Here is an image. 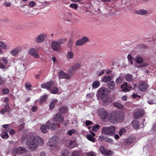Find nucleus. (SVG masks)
<instances>
[{"instance_id":"603ef678","label":"nucleus","mask_w":156,"mask_h":156,"mask_svg":"<svg viewBox=\"0 0 156 156\" xmlns=\"http://www.w3.org/2000/svg\"><path fill=\"white\" fill-rule=\"evenodd\" d=\"M96 154L93 151L89 152L86 154L85 156H96Z\"/></svg>"},{"instance_id":"ea45409f","label":"nucleus","mask_w":156,"mask_h":156,"mask_svg":"<svg viewBox=\"0 0 156 156\" xmlns=\"http://www.w3.org/2000/svg\"><path fill=\"white\" fill-rule=\"evenodd\" d=\"M73 40L71 39H70L68 42L67 44V46L70 49H71L73 47Z\"/></svg>"},{"instance_id":"aec40b11","label":"nucleus","mask_w":156,"mask_h":156,"mask_svg":"<svg viewBox=\"0 0 156 156\" xmlns=\"http://www.w3.org/2000/svg\"><path fill=\"white\" fill-rule=\"evenodd\" d=\"M121 88L123 91L127 92L131 90L130 88H131V87H128L127 83L126 82H125L121 85Z\"/></svg>"},{"instance_id":"052dcab7","label":"nucleus","mask_w":156,"mask_h":156,"mask_svg":"<svg viewBox=\"0 0 156 156\" xmlns=\"http://www.w3.org/2000/svg\"><path fill=\"white\" fill-rule=\"evenodd\" d=\"M105 73V70H101L99 71L97 73V74L98 76H101V75H102L103 74Z\"/></svg>"},{"instance_id":"864d4df0","label":"nucleus","mask_w":156,"mask_h":156,"mask_svg":"<svg viewBox=\"0 0 156 156\" xmlns=\"http://www.w3.org/2000/svg\"><path fill=\"white\" fill-rule=\"evenodd\" d=\"M69 152L67 150H63L62 152V156H68Z\"/></svg>"},{"instance_id":"72a5a7b5","label":"nucleus","mask_w":156,"mask_h":156,"mask_svg":"<svg viewBox=\"0 0 156 156\" xmlns=\"http://www.w3.org/2000/svg\"><path fill=\"white\" fill-rule=\"evenodd\" d=\"M148 65V63L147 62H144L141 64H135V66L138 68H141L143 67H145L147 66Z\"/></svg>"},{"instance_id":"4be33fe9","label":"nucleus","mask_w":156,"mask_h":156,"mask_svg":"<svg viewBox=\"0 0 156 156\" xmlns=\"http://www.w3.org/2000/svg\"><path fill=\"white\" fill-rule=\"evenodd\" d=\"M50 121H48L45 125H43L41 126V129L42 132L44 133H45L47 132L48 126L50 124Z\"/></svg>"},{"instance_id":"6e6552de","label":"nucleus","mask_w":156,"mask_h":156,"mask_svg":"<svg viewBox=\"0 0 156 156\" xmlns=\"http://www.w3.org/2000/svg\"><path fill=\"white\" fill-rule=\"evenodd\" d=\"M58 76L59 79H65L69 80L72 77V75H69L68 73L64 72L63 70H60L58 73Z\"/></svg>"},{"instance_id":"6ab92c4d","label":"nucleus","mask_w":156,"mask_h":156,"mask_svg":"<svg viewBox=\"0 0 156 156\" xmlns=\"http://www.w3.org/2000/svg\"><path fill=\"white\" fill-rule=\"evenodd\" d=\"M136 139L134 136H131L126 139L124 141V143L126 145H128L133 142Z\"/></svg>"},{"instance_id":"a18cd8bd","label":"nucleus","mask_w":156,"mask_h":156,"mask_svg":"<svg viewBox=\"0 0 156 156\" xmlns=\"http://www.w3.org/2000/svg\"><path fill=\"white\" fill-rule=\"evenodd\" d=\"M81 154L80 151H74L72 152V156H80Z\"/></svg>"},{"instance_id":"79ce46f5","label":"nucleus","mask_w":156,"mask_h":156,"mask_svg":"<svg viewBox=\"0 0 156 156\" xmlns=\"http://www.w3.org/2000/svg\"><path fill=\"white\" fill-rule=\"evenodd\" d=\"M25 86L26 88L28 91H31V87L32 85L29 83H26L25 84Z\"/></svg>"},{"instance_id":"20e7f679","label":"nucleus","mask_w":156,"mask_h":156,"mask_svg":"<svg viewBox=\"0 0 156 156\" xmlns=\"http://www.w3.org/2000/svg\"><path fill=\"white\" fill-rule=\"evenodd\" d=\"M58 139L54 137H53L50 139L48 143V145L51 149L54 150L56 149L58 147Z\"/></svg>"},{"instance_id":"2eb2a0df","label":"nucleus","mask_w":156,"mask_h":156,"mask_svg":"<svg viewBox=\"0 0 156 156\" xmlns=\"http://www.w3.org/2000/svg\"><path fill=\"white\" fill-rule=\"evenodd\" d=\"M63 120V117L62 116H61L58 114H56L54 116L53 119V121L58 123L62 122Z\"/></svg>"},{"instance_id":"b1692460","label":"nucleus","mask_w":156,"mask_h":156,"mask_svg":"<svg viewBox=\"0 0 156 156\" xmlns=\"http://www.w3.org/2000/svg\"><path fill=\"white\" fill-rule=\"evenodd\" d=\"M7 129H5L1 134V137L4 139H6L9 137V135L7 133L8 132Z\"/></svg>"},{"instance_id":"9d476101","label":"nucleus","mask_w":156,"mask_h":156,"mask_svg":"<svg viewBox=\"0 0 156 156\" xmlns=\"http://www.w3.org/2000/svg\"><path fill=\"white\" fill-rule=\"evenodd\" d=\"M51 46L52 49L56 51H59L62 49L61 45L57 41H53L51 43Z\"/></svg>"},{"instance_id":"c756f323","label":"nucleus","mask_w":156,"mask_h":156,"mask_svg":"<svg viewBox=\"0 0 156 156\" xmlns=\"http://www.w3.org/2000/svg\"><path fill=\"white\" fill-rule=\"evenodd\" d=\"M9 107L10 106L9 105H5L4 107L2 108L1 111V113L2 114H3L5 113L6 112L9 111Z\"/></svg>"},{"instance_id":"39448f33","label":"nucleus","mask_w":156,"mask_h":156,"mask_svg":"<svg viewBox=\"0 0 156 156\" xmlns=\"http://www.w3.org/2000/svg\"><path fill=\"white\" fill-rule=\"evenodd\" d=\"M124 118V114L122 112H118L115 113V115L113 118L114 122H122Z\"/></svg>"},{"instance_id":"393cba45","label":"nucleus","mask_w":156,"mask_h":156,"mask_svg":"<svg viewBox=\"0 0 156 156\" xmlns=\"http://www.w3.org/2000/svg\"><path fill=\"white\" fill-rule=\"evenodd\" d=\"M57 102L58 100L56 99H54L51 101L49 106V108L51 110H52L55 108V105Z\"/></svg>"},{"instance_id":"13d9d810","label":"nucleus","mask_w":156,"mask_h":156,"mask_svg":"<svg viewBox=\"0 0 156 156\" xmlns=\"http://www.w3.org/2000/svg\"><path fill=\"white\" fill-rule=\"evenodd\" d=\"M105 142L111 144H113L114 143V140L112 138L108 137Z\"/></svg>"},{"instance_id":"680f3d73","label":"nucleus","mask_w":156,"mask_h":156,"mask_svg":"<svg viewBox=\"0 0 156 156\" xmlns=\"http://www.w3.org/2000/svg\"><path fill=\"white\" fill-rule=\"evenodd\" d=\"M74 141H69V145L68 146V147H70L71 148H73L74 147Z\"/></svg>"},{"instance_id":"4c0bfd02","label":"nucleus","mask_w":156,"mask_h":156,"mask_svg":"<svg viewBox=\"0 0 156 156\" xmlns=\"http://www.w3.org/2000/svg\"><path fill=\"white\" fill-rule=\"evenodd\" d=\"M59 111L61 113H65L67 111L68 109L66 107L62 106L59 108Z\"/></svg>"},{"instance_id":"f257e3e1","label":"nucleus","mask_w":156,"mask_h":156,"mask_svg":"<svg viewBox=\"0 0 156 156\" xmlns=\"http://www.w3.org/2000/svg\"><path fill=\"white\" fill-rule=\"evenodd\" d=\"M40 141H43L40 137L37 136H31L28 139L27 144L30 150L34 151L38 146Z\"/></svg>"},{"instance_id":"7c9ffc66","label":"nucleus","mask_w":156,"mask_h":156,"mask_svg":"<svg viewBox=\"0 0 156 156\" xmlns=\"http://www.w3.org/2000/svg\"><path fill=\"white\" fill-rule=\"evenodd\" d=\"M100 85V83L98 81H94L92 83V87L93 89H96Z\"/></svg>"},{"instance_id":"473e14b6","label":"nucleus","mask_w":156,"mask_h":156,"mask_svg":"<svg viewBox=\"0 0 156 156\" xmlns=\"http://www.w3.org/2000/svg\"><path fill=\"white\" fill-rule=\"evenodd\" d=\"M115 83L114 81H111L107 84V86L110 89H113L115 87Z\"/></svg>"},{"instance_id":"4d7b16f0","label":"nucleus","mask_w":156,"mask_h":156,"mask_svg":"<svg viewBox=\"0 0 156 156\" xmlns=\"http://www.w3.org/2000/svg\"><path fill=\"white\" fill-rule=\"evenodd\" d=\"M126 132V129H121L119 132V134L120 136H121Z\"/></svg>"},{"instance_id":"5701e85b","label":"nucleus","mask_w":156,"mask_h":156,"mask_svg":"<svg viewBox=\"0 0 156 156\" xmlns=\"http://www.w3.org/2000/svg\"><path fill=\"white\" fill-rule=\"evenodd\" d=\"M144 61V59L142 58L139 56H137L135 58V64H141Z\"/></svg>"},{"instance_id":"bf43d9fd","label":"nucleus","mask_w":156,"mask_h":156,"mask_svg":"<svg viewBox=\"0 0 156 156\" xmlns=\"http://www.w3.org/2000/svg\"><path fill=\"white\" fill-rule=\"evenodd\" d=\"M69 6L71 8L73 9H76L78 8V6L76 4L74 3L71 4Z\"/></svg>"},{"instance_id":"e433bc0d","label":"nucleus","mask_w":156,"mask_h":156,"mask_svg":"<svg viewBox=\"0 0 156 156\" xmlns=\"http://www.w3.org/2000/svg\"><path fill=\"white\" fill-rule=\"evenodd\" d=\"M48 98L47 95H45L42 96H41L40 99V104H41L45 102Z\"/></svg>"},{"instance_id":"c85d7f7f","label":"nucleus","mask_w":156,"mask_h":156,"mask_svg":"<svg viewBox=\"0 0 156 156\" xmlns=\"http://www.w3.org/2000/svg\"><path fill=\"white\" fill-rule=\"evenodd\" d=\"M112 79V77L111 76H105L102 80V81L107 83L111 80Z\"/></svg>"},{"instance_id":"9b49d317","label":"nucleus","mask_w":156,"mask_h":156,"mask_svg":"<svg viewBox=\"0 0 156 156\" xmlns=\"http://www.w3.org/2000/svg\"><path fill=\"white\" fill-rule=\"evenodd\" d=\"M100 150L101 152L105 155L110 156L113 154L112 151L110 150H107L103 146H101L100 148Z\"/></svg>"},{"instance_id":"3c124183","label":"nucleus","mask_w":156,"mask_h":156,"mask_svg":"<svg viewBox=\"0 0 156 156\" xmlns=\"http://www.w3.org/2000/svg\"><path fill=\"white\" fill-rule=\"evenodd\" d=\"M3 4V5L6 7H9L11 6L12 3L10 2L5 1L4 2Z\"/></svg>"},{"instance_id":"69168bd1","label":"nucleus","mask_w":156,"mask_h":156,"mask_svg":"<svg viewBox=\"0 0 156 156\" xmlns=\"http://www.w3.org/2000/svg\"><path fill=\"white\" fill-rule=\"evenodd\" d=\"M25 125L24 123H22L19 125V129L20 130H23L24 127Z\"/></svg>"},{"instance_id":"c03bdc74","label":"nucleus","mask_w":156,"mask_h":156,"mask_svg":"<svg viewBox=\"0 0 156 156\" xmlns=\"http://www.w3.org/2000/svg\"><path fill=\"white\" fill-rule=\"evenodd\" d=\"M76 132L75 129H73L68 131L67 133V135L71 136L73 134H74Z\"/></svg>"},{"instance_id":"cd10ccee","label":"nucleus","mask_w":156,"mask_h":156,"mask_svg":"<svg viewBox=\"0 0 156 156\" xmlns=\"http://www.w3.org/2000/svg\"><path fill=\"white\" fill-rule=\"evenodd\" d=\"M139 123L138 121L133 120L132 123V125L135 129H137L139 127Z\"/></svg>"},{"instance_id":"338daca9","label":"nucleus","mask_w":156,"mask_h":156,"mask_svg":"<svg viewBox=\"0 0 156 156\" xmlns=\"http://www.w3.org/2000/svg\"><path fill=\"white\" fill-rule=\"evenodd\" d=\"M2 61H3L4 63L7 64L8 62V61L7 59L5 57H3L2 58Z\"/></svg>"},{"instance_id":"f03ea898","label":"nucleus","mask_w":156,"mask_h":156,"mask_svg":"<svg viewBox=\"0 0 156 156\" xmlns=\"http://www.w3.org/2000/svg\"><path fill=\"white\" fill-rule=\"evenodd\" d=\"M116 127L114 126H104L101 129V133L110 136H113L115 134Z\"/></svg>"},{"instance_id":"bb28decb","label":"nucleus","mask_w":156,"mask_h":156,"mask_svg":"<svg viewBox=\"0 0 156 156\" xmlns=\"http://www.w3.org/2000/svg\"><path fill=\"white\" fill-rule=\"evenodd\" d=\"M74 53L72 51H68L66 54V57L68 59H72L74 57Z\"/></svg>"},{"instance_id":"774afa93","label":"nucleus","mask_w":156,"mask_h":156,"mask_svg":"<svg viewBox=\"0 0 156 156\" xmlns=\"http://www.w3.org/2000/svg\"><path fill=\"white\" fill-rule=\"evenodd\" d=\"M3 93L4 94H6L9 92V90L8 89H5L2 90Z\"/></svg>"},{"instance_id":"ddd939ff","label":"nucleus","mask_w":156,"mask_h":156,"mask_svg":"<svg viewBox=\"0 0 156 156\" xmlns=\"http://www.w3.org/2000/svg\"><path fill=\"white\" fill-rule=\"evenodd\" d=\"M13 152L16 154H21L27 152L26 150L22 147H19L17 148H14Z\"/></svg>"},{"instance_id":"a878e982","label":"nucleus","mask_w":156,"mask_h":156,"mask_svg":"<svg viewBox=\"0 0 156 156\" xmlns=\"http://www.w3.org/2000/svg\"><path fill=\"white\" fill-rule=\"evenodd\" d=\"M135 13L140 15H144L147 13V12L146 10L144 9L140 10H136L135 11Z\"/></svg>"},{"instance_id":"e2e57ef3","label":"nucleus","mask_w":156,"mask_h":156,"mask_svg":"<svg viewBox=\"0 0 156 156\" xmlns=\"http://www.w3.org/2000/svg\"><path fill=\"white\" fill-rule=\"evenodd\" d=\"M36 4V2L34 1H31L29 3V6L30 7H33Z\"/></svg>"},{"instance_id":"09e8293b","label":"nucleus","mask_w":156,"mask_h":156,"mask_svg":"<svg viewBox=\"0 0 156 156\" xmlns=\"http://www.w3.org/2000/svg\"><path fill=\"white\" fill-rule=\"evenodd\" d=\"M6 81V79L3 77L2 76H0V85L3 84Z\"/></svg>"},{"instance_id":"c9c22d12","label":"nucleus","mask_w":156,"mask_h":156,"mask_svg":"<svg viewBox=\"0 0 156 156\" xmlns=\"http://www.w3.org/2000/svg\"><path fill=\"white\" fill-rule=\"evenodd\" d=\"M58 91V89L57 87L55 86H53L51 87V93L53 94H55L57 93Z\"/></svg>"},{"instance_id":"0eeeda50","label":"nucleus","mask_w":156,"mask_h":156,"mask_svg":"<svg viewBox=\"0 0 156 156\" xmlns=\"http://www.w3.org/2000/svg\"><path fill=\"white\" fill-rule=\"evenodd\" d=\"M80 64L77 62L74 64V65L71 67L69 69L70 75H73L75 72L80 68Z\"/></svg>"},{"instance_id":"37998d69","label":"nucleus","mask_w":156,"mask_h":156,"mask_svg":"<svg viewBox=\"0 0 156 156\" xmlns=\"http://www.w3.org/2000/svg\"><path fill=\"white\" fill-rule=\"evenodd\" d=\"M93 136H92L91 135L88 134L87 135V138L89 140L92 141L93 142H95L96 139L95 138L93 137Z\"/></svg>"},{"instance_id":"7ed1b4c3","label":"nucleus","mask_w":156,"mask_h":156,"mask_svg":"<svg viewBox=\"0 0 156 156\" xmlns=\"http://www.w3.org/2000/svg\"><path fill=\"white\" fill-rule=\"evenodd\" d=\"M108 89L105 87H101L99 89L98 91L97 97L98 99L103 101L104 97H107L108 94Z\"/></svg>"},{"instance_id":"423d86ee","label":"nucleus","mask_w":156,"mask_h":156,"mask_svg":"<svg viewBox=\"0 0 156 156\" xmlns=\"http://www.w3.org/2000/svg\"><path fill=\"white\" fill-rule=\"evenodd\" d=\"M89 41V38L87 37L84 36L77 40L75 43V45L76 46H81L84 45Z\"/></svg>"},{"instance_id":"6e6d98bb","label":"nucleus","mask_w":156,"mask_h":156,"mask_svg":"<svg viewBox=\"0 0 156 156\" xmlns=\"http://www.w3.org/2000/svg\"><path fill=\"white\" fill-rule=\"evenodd\" d=\"M108 137L107 136H99V139L101 141H106Z\"/></svg>"},{"instance_id":"412c9836","label":"nucleus","mask_w":156,"mask_h":156,"mask_svg":"<svg viewBox=\"0 0 156 156\" xmlns=\"http://www.w3.org/2000/svg\"><path fill=\"white\" fill-rule=\"evenodd\" d=\"M22 49L21 48L18 47L10 51V53L12 56H16Z\"/></svg>"},{"instance_id":"a211bd4d","label":"nucleus","mask_w":156,"mask_h":156,"mask_svg":"<svg viewBox=\"0 0 156 156\" xmlns=\"http://www.w3.org/2000/svg\"><path fill=\"white\" fill-rule=\"evenodd\" d=\"M99 111L102 119L103 120L105 119L108 115L105 109L103 108H101L99 110Z\"/></svg>"},{"instance_id":"0e129e2a","label":"nucleus","mask_w":156,"mask_h":156,"mask_svg":"<svg viewBox=\"0 0 156 156\" xmlns=\"http://www.w3.org/2000/svg\"><path fill=\"white\" fill-rule=\"evenodd\" d=\"M92 122L90 121L87 120L85 122V124L86 126H88L91 125L92 124Z\"/></svg>"},{"instance_id":"a19ab883","label":"nucleus","mask_w":156,"mask_h":156,"mask_svg":"<svg viewBox=\"0 0 156 156\" xmlns=\"http://www.w3.org/2000/svg\"><path fill=\"white\" fill-rule=\"evenodd\" d=\"M123 78L121 76H119L118 78L116 81L115 82L117 84L121 83L123 81Z\"/></svg>"},{"instance_id":"f704fd0d","label":"nucleus","mask_w":156,"mask_h":156,"mask_svg":"<svg viewBox=\"0 0 156 156\" xmlns=\"http://www.w3.org/2000/svg\"><path fill=\"white\" fill-rule=\"evenodd\" d=\"M125 78L126 81H130L132 80L133 76L129 74H127L125 76Z\"/></svg>"},{"instance_id":"2f4dec72","label":"nucleus","mask_w":156,"mask_h":156,"mask_svg":"<svg viewBox=\"0 0 156 156\" xmlns=\"http://www.w3.org/2000/svg\"><path fill=\"white\" fill-rule=\"evenodd\" d=\"M57 125L55 123H51V122L50 121V123L48 126V129H49L51 130H54L56 128Z\"/></svg>"},{"instance_id":"5fc2aeb1","label":"nucleus","mask_w":156,"mask_h":156,"mask_svg":"<svg viewBox=\"0 0 156 156\" xmlns=\"http://www.w3.org/2000/svg\"><path fill=\"white\" fill-rule=\"evenodd\" d=\"M99 126L98 125H96L92 128V130L94 132L97 131L99 129Z\"/></svg>"},{"instance_id":"f3484780","label":"nucleus","mask_w":156,"mask_h":156,"mask_svg":"<svg viewBox=\"0 0 156 156\" xmlns=\"http://www.w3.org/2000/svg\"><path fill=\"white\" fill-rule=\"evenodd\" d=\"M46 36L47 35L45 34H41L39 35L36 38V40L37 42L38 43L43 42Z\"/></svg>"},{"instance_id":"f8f14e48","label":"nucleus","mask_w":156,"mask_h":156,"mask_svg":"<svg viewBox=\"0 0 156 156\" xmlns=\"http://www.w3.org/2000/svg\"><path fill=\"white\" fill-rule=\"evenodd\" d=\"M55 85V82L51 80L50 82H48L46 83H44L41 85V87L47 90H49L53 86Z\"/></svg>"},{"instance_id":"4468645a","label":"nucleus","mask_w":156,"mask_h":156,"mask_svg":"<svg viewBox=\"0 0 156 156\" xmlns=\"http://www.w3.org/2000/svg\"><path fill=\"white\" fill-rule=\"evenodd\" d=\"M144 114V112L143 110H139L134 113L133 118L135 119L141 118L143 116Z\"/></svg>"},{"instance_id":"8fccbe9b","label":"nucleus","mask_w":156,"mask_h":156,"mask_svg":"<svg viewBox=\"0 0 156 156\" xmlns=\"http://www.w3.org/2000/svg\"><path fill=\"white\" fill-rule=\"evenodd\" d=\"M0 47L3 49H6L7 48L6 44L1 41H0Z\"/></svg>"},{"instance_id":"58836bf2","label":"nucleus","mask_w":156,"mask_h":156,"mask_svg":"<svg viewBox=\"0 0 156 156\" xmlns=\"http://www.w3.org/2000/svg\"><path fill=\"white\" fill-rule=\"evenodd\" d=\"M127 58L129 63L130 64H133V62L134 60V58H133L131 55L130 54L128 55L127 56Z\"/></svg>"},{"instance_id":"de8ad7c7","label":"nucleus","mask_w":156,"mask_h":156,"mask_svg":"<svg viewBox=\"0 0 156 156\" xmlns=\"http://www.w3.org/2000/svg\"><path fill=\"white\" fill-rule=\"evenodd\" d=\"M66 38H61L58 40L57 41L59 43L60 45L65 42L66 41Z\"/></svg>"},{"instance_id":"1a4fd4ad","label":"nucleus","mask_w":156,"mask_h":156,"mask_svg":"<svg viewBox=\"0 0 156 156\" xmlns=\"http://www.w3.org/2000/svg\"><path fill=\"white\" fill-rule=\"evenodd\" d=\"M28 53L35 58H39L40 57L38 54V51L34 48L30 49L28 51Z\"/></svg>"},{"instance_id":"49530a36","label":"nucleus","mask_w":156,"mask_h":156,"mask_svg":"<svg viewBox=\"0 0 156 156\" xmlns=\"http://www.w3.org/2000/svg\"><path fill=\"white\" fill-rule=\"evenodd\" d=\"M114 106L115 107L122 110L123 108V106L121 104L119 103H115L114 104Z\"/></svg>"},{"instance_id":"dca6fc26","label":"nucleus","mask_w":156,"mask_h":156,"mask_svg":"<svg viewBox=\"0 0 156 156\" xmlns=\"http://www.w3.org/2000/svg\"><path fill=\"white\" fill-rule=\"evenodd\" d=\"M148 85L147 82H142L140 83L139 85V88L142 91H145L148 88Z\"/></svg>"}]
</instances>
